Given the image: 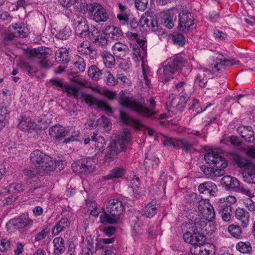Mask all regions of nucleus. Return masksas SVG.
I'll use <instances>...</instances> for the list:
<instances>
[{"label":"nucleus","instance_id":"0eeeda50","mask_svg":"<svg viewBox=\"0 0 255 255\" xmlns=\"http://www.w3.org/2000/svg\"><path fill=\"white\" fill-rule=\"evenodd\" d=\"M88 14L91 19L98 23L105 22L110 18L106 9L98 2H93L89 5Z\"/></svg>","mask_w":255,"mask_h":255},{"label":"nucleus","instance_id":"2f4dec72","mask_svg":"<svg viewBox=\"0 0 255 255\" xmlns=\"http://www.w3.org/2000/svg\"><path fill=\"white\" fill-rule=\"evenodd\" d=\"M30 158L33 164L37 165V163H39L40 159H45L46 161H48L49 155L39 150H36L31 153Z\"/></svg>","mask_w":255,"mask_h":255},{"label":"nucleus","instance_id":"3c124183","mask_svg":"<svg viewBox=\"0 0 255 255\" xmlns=\"http://www.w3.org/2000/svg\"><path fill=\"white\" fill-rule=\"evenodd\" d=\"M115 240L114 237L111 238H100L97 240L96 247L97 249L104 250L107 246L106 245L112 244Z\"/></svg>","mask_w":255,"mask_h":255},{"label":"nucleus","instance_id":"393cba45","mask_svg":"<svg viewBox=\"0 0 255 255\" xmlns=\"http://www.w3.org/2000/svg\"><path fill=\"white\" fill-rule=\"evenodd\" d=\"M117 6L118 8L117 18L118 20L124 23L128 22L129 20L130 12L128 7L121 2H118Z\"/></svg>","mask_w":255,"mask_h":255},{"label":"nucleus","instance_id":"8fccbe9b","mask_svg":"<svg viewBox=\"0 0 255 255\" xmlns=\"http://www.w3.org/2000/svg\"><path fill=\"white\" fill-rule=\"evenodd\" d=\"M72 64L73 68L76 70L77 72H82L85 69L86 64L84 60L79 56L76 57V61L72 62Z\"/></svg>","mask_w":255,"mask_h":255},{"label":"nucleus","instance_id":"864d4df0","mask_svg":"<svg viewBox=\"0 0 255 255\" xmlns=\"http://www.w3.org/2000/svg\"><path fill=\"white\" fill-rule=\"evenodd\" d=\"M104 75L105 77V81L107 85L114 86L118 84V81L109 70H105Z\"/></svg>","mask_w":255,"mask_h":255},{"label":"nucleus","instance_id":"a211bd4d","mask_svg":"<svg viewBox=\"0 0 255 255\" xmlns=\"http://www.w3.org/2000/svg\"><path fill=\"white\" fill-rule=\"evenodd\" d=\"M103 32L105 36L108 39L118 40L123 36V32L121 29L114 25L106 26Z\"/></svg>","mask_w":255,"mask_h":255},{"label":"nucleus","instance_id":"a878e982","mask_svg":"<svg viewBox=\"0 0 255 255\" xmlns=\"http://www.w3.org/2000/svg\"><path fill=\"white\" fill-rule=\"evenodd\" d=\"M112 51L113 54L119 58L124 57L128 51V46L122 42H116L112 46Z\"/></svg>","mask_w":255,"mask_h":255},{"label":"nucleus","instance_id":"5fc2aeb1","mask_svg":"<svg viewBox=\"0 0 255 255\" xmlns=\"http://www.w3.org/2000/svg\"><path fill=\"white\" fill-rule=\"evenodd\" d=\"M24 190V186L21 183H12L7 186L8 193H17L23 192Z\"/></svg>","mask_w":255,"mask_h":255},{"label":"nucleus","instance_id":"37998d69","mask_svg":"<svg viewBox=\"0 0 255 255\" xmlns=\"http://www.w3.org/2000/svg\"><path fill=\"white\" fill-rule=\"evenodd\" d=\"M125 174V170L124 168L117 167L112 169L108 175L104 177V178L105 180H111L113 178H121Z\"/></svg>","mask_w":255,"mask_h":255},{"label":"nucleus","instance_id":"13d9d810","mask_svg":"<svg viewBox=\"0 0 255 255\" xmlns=\"http://www.w3.org/2000/svg\"><path fill=\"white\" fill-rule=\"evenodd\" d=\"M23 172L25 176L29 178H33L37 174L40 175V170L36 166L27 167L24 170Z\"/></svg>","mask_w":255,"mask_h":255},{"label":"nucleus","instance_id":"f257e3e1","mask_svg":"<svg viewBox=\"0 0 255 255\" xmlns=\"http://www.w3.org/2000/svg\"><path fill=\"white\" fill-rule=\"evenodd\" d=\"M120 94L119 102L123 107L131 109L144 117H149L157 112L155 108L156 103L153 98L148 100V108H147L142 98L136 99L123 92H121Z\"/></svg>","mask_w":255,"mask_h":255},{"label":"nucleus","instance_id":"69168bd1","mask_svg":"<svg viewBox=\"0 0 255 255\" xmlns=\"http://www.w3.org/2000/svg\"><path fill=\"white\" fill-rule=\"evenodd\" d=\"M50 229L47 226H45L43 229L39 232L34 238L36 241H40L45 239L48 235H49Z\"/></svg>","mask_w":255,"mask_h":255},{"label":"nucleus","instance_id":"9d476101","mask_svg":"<svg viewBox=\"0 0 255 255\" xmlns=\"http://www.w3.org/2000/svg\"><path fill=\"white\" fill-rule=\"evenodd\" d=\"M28 56L29 58L36 57L40 59L39 63L43 68L48 69L51 66L50 63L47 59V58L50 56V54L48 52L47 49L39 47L30 49L28 52Z\"/></svg>","mask_w":255,"mask_h":255},{"label":"nucleus","instance_id":"6ab92c4d","mask_svg":"<svg viewBox=\"0 0 255 255\" xmlns=\"http://www.w3.org/2000/svg\"><path fill=\"white\" fill-rule=\"evenodd\" d=\"M77 52L81 55L89 56L93 58L96 54L95 48L91 46L90 42L88 40H85L80 43L77 45Z\"/></svg>","mask_w":255,"mask_h":255},{"label":"nucleus","instance_id":"7c9ffc66","mask_svg":"<svg viewBox=\"0 0 255 255\" xmlns=\"http://www.w3.org/2000/svg\"><path fill=\"white\" fill-rule=\"evenodd\" d=\"M221 183L228 189L237 188L239 186L238 179L231 176H224L221 179Z\"/></svg>","mask_w":255,"mask_h":255},{"label":"nucleus","instance_id":"7ed1b4c3","mask_svg":"<svg viewBox=\"0 0 255 255\" xmlns=\"http://www.w3.org/2000/svg\"><path fill=\"white\" fill-rule=\"evenodd\" d=\"M204 159L207 163L215 165L217 168L202 165L200 170L207 178L218 177L225 173L224 169L227 167L228 163L225 159L218 153L211 151L206 154Z\"/></svg>","mask_w":255,"mask_h":255},{"label":"nucleus","instance_id":"603ef678","mask_svg":"<svg viewBox=\"0 0 255 255\" xmlns=\"http://www.w3.org/2000/svg\"><path fill=\"white\" fill-rule=\"evenodd\" d=\"M228 232L233 237L239 238L242 234L241 227L238 225L231 224L228 228Z\"/></svg>","mask_w":255,"mask_h":255},{"label":"nucleus","instance_id":"a19ab883","mask_svg":"<svg viewBox=\"0 0 255 255\" xmlns=\"http://www.w3.org/2000/svg\"><path fill=\"white\" fill-rule=\"evenodd\" d=\"M215 206L220 213L232 212L231 206L225 202L224 199H218Z\"/></svg>","mask_w":255,"mask_h":255},{"label":"nucleus","instance_id":"423d86ee","mask_svg":"<svg viewBox=\"0 0 255 255\" xmlns=\"http://www.w3.org/2000/svg\"><path fill=\"white\" fill-rule=\"evenodd\" d=\"M185 61L181 57L170 58L164 63L163 69H159L157 74L160 75L163 73V75L160 78L162 82L169 81L173 78L175 73L179 70H182V67L185 66Z\"/></svg>","mask_w":255,"mask_h":255},{"label":"nucleus","instance_id":"1a4fd4ad","mask_svg":"<svg viewBox=\"0 0 255 255\" xmlns=\"http://www.w3.org/2000/svg\"><path fill=\"white\" fill-rule=\"evenodd\" d=\"M27 34V29L21 23H14L8 26L7 31L3 38L4 42H8L15 37H25Z\"/></svg>","mask_w":255,"mask_h":255},{"label":"nucleus","instance_id":"bf43d9fd","mask_svg":"<svg viewBox=\"0 0 255 255\" xmlns=\"http://www.w3.org/2000/svg\"><path fill=\"white\" fill-rule=\"evenodd\" d=\"M97 125L102 127L106 130H109L112 126V124L109 120L105 116H102L97 121Z\"/></svg>","mask_w":255,"mask_h":255},{"label":"nucleus","instance_id":"338daca9","mask_svg":"<svg viewBox=\"0 0 255 255\" xmlns=\"http://www.w3.org/2000/svg\"><path fill=\"white\" fill-rule=\"evenodd\" d=\"M209 200L206 199H202L198 201V208L201 213H204L208 208V205H211Z\"/></svg>","mask_w":255,"mask_h":255},{"label":"nucleus","instance_id":"39448f33","mask_svg":"<svg viewBox=\"0 0 255 255\" xmlns=\"http://www.w3.org/2000/svg\"><path fill=\"white\" fill-rule=\"evenodd\" d=\"M131 133L129 130L125 129L116 142H112L107 148L105 156V161L109 164H111L117 158L118 153L124 151L131 141Z\"/></svg>","mask_w":255,"mask_h":255},{"label":"nucleus","instance_id":"b1692460","mask_svg":"<svg viewBox=\"0 0 255 255\" xmlns=\"http://www.w3.org/2000/svg\"><path fill=\"white\" fill-rule=\"evenodd\" d=\"M198 191L200 193L215 196L218 190L216 185L211 181H206L200 184L198 186Z\"/></svg>","mask_w":255,"mask_h":255},{"label":"nucleus","instance_id":"20e7f679","mask_svg":"<svg viewBox=\"0 0 255 255\" xmlns=\"http://www.w3.org/2000/svg\"><path fill=\"white\" fill-rule=\"evenodd\" d=\"M100 216L101 222L114 224L118 222L120 216L124 211L123 203L118 199H110L107 203L106 211Z\"/></svg>","mask_w":255,"mask_h":255},{"label":"nucleus","instance_id":"e2e57ef3","mask_svg":"<svg viewBox=\"0 0 255 255\" xmlns=\"http://www.w3.org/2000/svg\"><path fill=\"white\" fill-rule=\"evenodd\" d=\"M106 141L105 138L101 136L97 137V140L95 142V149L97 152H103L104 150Z\"/></svg>","mask_w":255,"mask_h":255},{"label":"nucleus","instance_id":"c9c22d12","mask_svg":"<svg viewBox=\"0 0 255 255\" xmlns=\"http://www.w3.org/2000/svg\"><path fill=\"white\" fill-rule=\"evenodd\" d=\"M209 73L208 70H200L195 78V84L200 87H204L207 83V74Z\"/></svg>","mask_w":255,"mask_h":255},{"label":"nucleus","instance_id":"4468645a","mask_svg":"<svg viewBox=\"0 0 255 255\" xmlns=\"http://www.w3.org/2000/svg\"><path fill=\"white\" fill-rule=\"evenodd\" d=\"M178 17V28L181 31L186 32L188 31L190 27L194 24L193 14L186 10H182L180 12Z\"/></svg>","mask_w":255,"mask_h":255},{"label":"nucleus","instance_id":"9b49d317","mask_svg":"<svg viewBox=\"0 0 255 255\" xmlns=\"http://www.w3.org/2000/svg\"><path fill=\"white\" fill-rule=\"evenodd\" d=\"M33 224V220L29 218L28 215L24 214L11 220L6 226L13 227V229L27 230L32 227Z\"/></svg>","mask_w":255,"mask_h":255},{"label":"nucleus","instance_id":"4c0bfd02","mask_svg":"<svg viewBox=\"0 0 255 255\" xmlns=\"http://www.w3.org/2000/svg\"><path fill=\"white\" fill-rule=\"evenodd\" d=\"M55 59L59 62L65 63L69 61V52L65 48H62L55 52Z\"/></svg>","mask_w":255,"mask_h":255},{"label":"nucleus","instance_id":"f3484780","mask_svg":"<svg viewBox=\"0 0 255 255\" xmlns=\"http://www.w3.org/2000/svg\"><path fill=\"white\" fill-rule=\"evenodd\" d=\"M82 96L84 101L89 106L96 105L99 108L104 109L108 113L112 112L111 108L104 102L99 100L89 94H84Z\"/></svg>","mask_w":255,"mask_h":255},{"label":"nucleus","instance_id":"49530a36","mask_svg":"<svg viewBox=\"0 0 255 255\" xmlns=\"http://www.w3.org/2000/svg\"><path fill=\"white\" fill-rule=\"evenodd\" d=\"M179 139L172 138L167 135H164L162 138V141L164 146L178 148V141Z\"/></svg>","mask_w":255,"mask_h":255},{"label":"nucleus","instance_id":"aec40b11","mask_svg":"<svg viewBox=\"0 0 255 255\" xmlns=\"http://www.w3.org/2000/svg\"><path fill=\"white\" fill-rule=\"evenodd\" d=\"M235 217L239 224L243 228H247L250 223V213L244 208H238L235 212Z\"/></svg>","mask_w":255,"mask_h":255},{"label":"nucleus","instance_id":"bb28decb","mask_svg":"<svg viewBox=\"0 0 255 255\" xmlns=\"http://www.w3.org/2000/svg\"><path fill=\"white\" fill-rule=\"evenodd\" d=\"M70 222L67 218H62L59 220L52 229L53 236H56L60 233L66 230L69 226Z\"/></svg>","mask_w":255,"mask_h":255},{"label":"nucleus","instance_id":"680f3d73","mask_svg":"<svg viewBox=\"0 0 255 255\" xmlns=\"http://www.w3.org/2000/svg\"><path fill=\"white\" fill-rule=\"evenodd\" d=\"M208 207L205 210L204 213V218L208 220V222H212L215 218V212L214 207L211 205H208Z\"/></svg>","mask_w":255,"mask_h":255},{"label":"nucleus","instance_id":"052dcab7","mask_svg":"<svg viewBox=\"0 0 255 255\" xmlns=\"http://www.w3.org/2000/svg\"><path fill=\"white\" fill-rule=\"evenodd\" d=\"M141 49H135L133 54L137 58V60H141L142 63L143 62V58L144 55L146 54V49L144 47V42H141L140 44H139Z\"/></svg>","mask_w":255,"mask_h":255},{"label":"nucleus","instance_id":"5701e85b","mask_svg":"<svg viewBox=\"0 0 255 255\" xmlns=\"http://www.w3.org/2000/svg\"><path fill=\"white\" fill-rule=\"evenodd\" d=\"M237 130L247 141L254 143L255 133L253 132L252 127L241 126L237 128Z\"/></svg>","mask_w":255,"mask_h":255},{"label":"nucleus","instance_id":"cd10ccee","mask_svg":"<svg viewBox=\"0 0 255 255\" xmlns=\"http://www.w3.org/2000/svg\"><path fill=\"white\" fill-rule=\"evenodd\" d=\"M140 23L143 26H146L148 27L149 30L155 31L158 29L157 21L152 17L148 18L142 15L140 18Z\"/></svg>","mask_w":255,"mask_h":255},{"label":"nucleus","instance_id":"4d7b16f0","mask_svg":"<svg viewBox=\"0 0 255 255\" xmlns=\"http://www.w3.org/2000/svg\"><path fill=\"white\" fill-rule=\"evenodd\" d=\"M71 33V30L70 27L65 26L60 30L56 34V37L60 39H67Z\"/></svg>","mask_w":255,"mask_h":255},{"label":"nucleus","instance_id":"f03ea898","mask_svg":"<svg viewBox=\"0 0 255 255\" xmlns=\"http://www.w3.org/2000/svg\"><path fill=\"white\" fill-rule=\"evenodd\" d=\"M65 15L73 22L76 34L80 37L88 36L93 42L98 40L100 33L97 28L93 27L89 30L87 21L80 13H74L67 9Z\"/></svg>","mask_w":255,"mask_h":255},{"label":"nucleus","instance_id":"473e14b6","mask_svg":"<svg viewBox=\"0 0 255 255\" xmlns=\"http://www.w3.org/2000/svg\"><path fill=\"white\" fill-rule=\"evenodd\" d=\"M155 202L152 201L146 205L141 212V216L146 218H151L157 213V209L155 206Z\"/></svg>","mask_w":255,"mask_h":255},{"label":"nucleus","instance_id":"f8f14e48","mask_svg":"<svg viewBox=\"0 0 255 255\" xmlns=\"http://www.w3.org/2000/svg\"><path fill=\"white\" fill-rule=\"evenodd\" d=\"M44 164H42L39 167L40 175L43 176L48 174L54 170L60 171L62 169L65 163L61 160L55 161L49 156L48 161H45Z\"/></svg>","mask_w":255,"mask_h":255},{"label":"nucleus","instance_id":"f704fd0d","mask_svg":"<svg viewBox=\"0 0 255 255\" xmlns=\"http://www.w3.org/2000/svg\"><path fill=\"white\" fill-rule=\"evenodd\" d=\"M236 248L242 254L251 255L253 252L251 243L250 242H239L236 245Z\"/></svg>","mask_w":255,"mask_h":255},{"label":"nucleus","instance_id":"c85d7f7f","mask_svg":"<svg viewBox=\"0 0 255 255\" xmlns=\"http://www.w3.org/2000/svg\"><path fill=\"white\" fill-rule=\"evenodd\" d=\"M54 245V255H61L63 254L66 248L65 247V241L62 237H56L53 241Z\"/></svg>","mask_w":255,"mask_h":255},{"label":"nucleus","instance_id":"2eb2a0df","mask_svg":"<svg viewBox=\"0 0 255 255\" xmlns=\"http://www.w3.org/2000/svg\"><path fill=\"white\" fill-rule=\"evenodd\" d=\"M208 223V220L204 218L198 217L195 218L192 222H188L182 224V227L192 231H196L199 233H202Z\"/></svg>","mask_w":255,"mask_h":255},{"label":"nucleus","instance_id":"774afa93","mask_svg":"<svg viewBox=\"0 0 255 255\" xmlns=\"http://www.w3.org/2000/svg\"><path fill=\"white\" fill-rule=\"evenodd\" d=\"M50 82L54 88L58 90H62L63 91L64 89L65 85H66L60 79H52L50 80Z\"/></svg>","mask_w":255,"mask_h":255},{"label":"nucleus","instance_id":"6e6d98bb","mask_svg":"<svg viewBox=\"0 0 255 255\" xmlns=\"http://www.w3.org/2000/svg\"><path fill=\"white\" fill-rule=\"evenodd\" d=\"M63 91L65 92L69 97L73 96L77 98L78 96L79 89L75 86L66 84L65 85Z\"/></svg>","mask_w":255,"mask_h":255},{"label":"nucleus","instance_id":"ddd939ff","mask_svg":"<svg viewBox=\"0 0 255 255\" xmlns=\"http://www.w3.org/2000/svg\"><path fill=\"white\" fill-rule=\"evenodd\" d=\"M182 230L185 232L183 235L184 241L187 243L193 245L198 246L202 244L206 241V237L203 235V233H199L196 231H192L190 230L185 228L181 226Z\"/></svg>","mask_w":255,"mask_h":255},{"label":"nucleus","instance_id":"58836bf2","mask_svg":"<svg viewBox=\"0 0 255 255\" xmlns=\"http://www.w3.org/2000/svg\"><path fill=\"white\" fill-rule=\"evenodd\" d=\"M141 66L142 76L145 84L148 88H150L151 86L150 78L152 76V72L149 67L144 62H142Z\"/></svg>","mask_w":255,"mask_h":255},{"label":"nucleus","instance_id":"6e6552de","mask_svg":"<svg viewBox=\"0 0 255 255\" xmlns=\"http://www.w3.org/2000/svg\"><path fill=\"white\" fill-rule=\"evenodd\" d=\"M72 170L77 174L87 175L92 172L95 168V162L91 157L82 159L72 164Z\"/></svg>","mask_w":255,"mask_h":255},{"label":"nucleus","instance_id":"ea45409f","mask_svg":"<svg viewBox=\"0 0 255 255\" xmlns=\"http://www.w3.org/2000/svg\"><path fill=\"white\" fill-rule=\"evenodd\" d=\"M245 181L250 184L255 183V166L252 165L246 169L243 174Z\"/></svg>","mask_w":255,"mask_h":255},{"label":"nucleus","instance_id":"412c9836","mask_svg":"<svg viewBox=\"0 0 255 255\" xmlns=\"http://www.w3.org/2000/svg\"><path fill=\"white\" fill-rule=\"evenodd\" d=\"M67 128L59 125L50 127L49 129V134L52 137L58 140H61L68 134Z\"/></svg>","mask_w":255,"mask_h":255},{"label":"nucleus","instance_id":"e433bc0d","mask_svg":"<svg viewBox=\"0 0 255 255\" xmlns=\"http://www.w3.org/2000/svg\"><path fill=\"white\" fill-rule=\"evenodd\" d=\"M159 160L158 157L155 155H150L148 153L145 155L144 161L145 168L149 169L150 168H156L159 164Z\"/></svg>","mask_w":255,"mask_h":255},{"label":"nucleus","instance_id":"c03bdc74","mask_svg":"<svg viewBox=\"0 0 255 255\" xmlns=\"http://www.w3.org/2000/svg\"><path fill=\"white\" fill-rule=\"evenodd\" d=\"M120 119H121L122 121L126 124H128L131 122H132L134 125V126L136 128H140L142 126V125L141 123L138 121L137 120L135 119H131L129 117V116L125 112H120Z\"/></svg>","mask_w":255,"mask_h":255},{"label":"nucleus","instance_id":"4be33fe9","mask_svg":"<svg viewBox=\"0 0 255 255\" xmlns=\"http://www.w3.org/2000/svg\"><path fill=\"white\" fill-rule=\"evenodd\" d=\"M36 124L29 117L24 115L20 116V122L17 125V127L21 130L26 132H31L36 127Z\"/></svg>","mask_w":255,"mask_h":255},{"label":"nucleus","instance_id":"c756f323","mask_svg":"<svg viewBox=\"0 0 255 255\" xmlns=\"http://www.w3.org/2000/svg\"><path fill=\"white\" fill-rule=\"evenodd\" d=\"M176 20V14L172 11H167L163 15L162 18L163 24L168 29H171L174 26V22Z\"/></svg>","mask_w":255,"mask_h":255},{"label":"nucleus","instance_id":"de8ad7c7","mask_svg":"<svg viewBox=\"0 0 255 255\" xmlns=\"http://www.w3.org/2000/svg\"><path fill=\"white\" fill-rule=\"evenodd\" d=\"M191 138L187 139H179L178 141V148H182L186 151H192L193 150V143L189 140Z\"/></svg>","mask_w":255,"mask_h":255},{"label":"nucleus","instance_id":"09e8293b","mask_svg":"<svg viewBox=\"0 0 255 255\" xmlns=\"http://www.w3.org/2000/svg\"><path fill=\"white\" fill-rule=\"evenodd\" d=\"M88 73L89 76L95 81L98 80L102 74V71L95 65L91 66Z\"/></svg>","mask_w":255,"mask_h":255},{"label":"nucleus","instance_id":"dca6fc26","mask_svg":"<svg viewBox=\"0 0 255 255\" xmlns=\"http://www.w3.org/2000/svg\"><path fill=\"white\" fill-rule=\"evenodd\" d=\"M239 63L240 62L238 60L234 59H228L222 55L217 58L216 61L214 64L212 70L213 72L215 73L221 70L225 66H231L233 65L239 64Z\"/></svg>","mask_w":255,"mask_h":255},{"label":"nucleus","instance_id":"0e129e2a","mask_svg":"<svg viewBox=\"0 0 255 255\" xmlns=\"http://www.w3.org/2000/svg\"><path fill=\"white\" fill-rule=\"evenodd\" d=\"M173 42L180 46H182L185 44V37L184 35L180 33H174L172 35Z\"/></svg>","mask_w":255,"mask_h":255},{"label":"nucleus","instance_id":"79ce46f5","mask_svg":"<svg viewBox=\"0 0 255 255\" xmlns=\"http://www.w3.org/2000/svg\"><path fill=\"white\" fill-rule=\"evenodd\" d=\"M101 55L106 67L110 68L115 65V58L110 52L104 51L101 53Z\"/></svg>","mask_w":255,"mask_h":255},{"label":"nucleus","instance_id":"72a5a7b5","mask_svg":"<svg viewBox=\"0 0 255 255\" xmlns=\"http://www.w3.org/2000/svg\"><path fill=\"white\" fill-rule=\"evenodd\" d=\"M231 156L232 159L240 167L244 168L245 169H247L252 165L249 160L241 156L238 154L233 153Z\"/></svg>","mask_w":255,"mask_h":255},{"label":"nucleus","instance_id":"a18cd8bd","mask_svg":"<svg viewBox=\"0 0 255 255\" xmlns=\"http://www.w3.org/2000/svg\"><path fill=\"white\" fill-rule=\"evenodd\" d=\"M67 130L69 131L68 134L70 133L71 136L69 137L65 138L63 142L64 143H68L71 141L77 140L78 137L80 134L79 130H78L75 127L67 128Z\"/></svg>","mask_w":255,"mask_h":255}]
</instances>
